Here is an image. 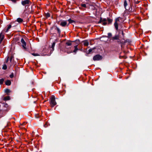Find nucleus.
Returning a JSON list of instances; mask_svg holds the SVG:
<instances>
[{"instance_id":"9d476101","label":"nucleus","mask_w":152,"mask_h":152,"mask_svg":"<svg viewBox=\"0 0 152 152\" xmlns=\"http://www.w3.org/2000/svg\"><path fill=\"white\" fill-rule=\"evenodd\" d=\"M119 39V36L117 35H115L114 37H111V40H117Z\"/></svg>"},{"instance_id":"393cba45","label":"nucleus","mask_w":152,"mask_h":152,"mask_svg":"<svg viewBox=\"0 0 152 152\" xmlns=\"http://www.w3.org/2000/svg\"><path fill=\"white\" fill-rule=\"evenodd\" d=\"M57 31L58 33L59 34H60V33H61V31H60V29H59V28H57Z\"/></svg>"},{"instance_id":"ddd939ff","label":"nucleus","mask_w":152,"mask_h":152,"mask_svg":"<svg viewBox=\"0 0 152 152\" xmlns=\"http://www.w3.org/2000/svg\"><path fill=\"white\" fill-rule=\"evenodd\" d=\"M77 45H76L74 46L75 49L73 51H72V53L74 52L75 53V54L76 53L77 51L78 50V49L77 48Z\"/></svg>"},{"instance_id":"9b49d317","label":"nucleus","mask_w":152,"mask_h":152,"mask_svg":"<svg viewBox=\"0 0 152 152\" xmlns=\"http://www.w3.org/2000/svg\"><path fill=\"white\" fill-rule=\"evenodd\" d=\"M83 45L84 46H88V45L89 43L88 40H86L83 42Z\"/></svg>"},{"instance_id":"7ed1b4c3","label":"nucleus","mask_w":152,"mask_h":152,"mask_svg":"<svg viewBox=\"0 0 152 152\" xmlns=\"http://www.w3.org/2000/svg\"><path fill=\"white\" fill-rule=\"evenodd\" d=\"M31 3V2L29 0H22L21 2L22 5L25 6V7L30 5Z\"/></svg>"},{"instance_id":"20e7f679","label":"nucleus","mask_w":152,"mask_h":152,"mask_svg":"<svg viewBox=\"0 0 152 152\" xmlns=\"http://www.w3.org/2000/svg\"><path fill=\"white\" fill-rule=\"evenodd\" d=\"M50 103L52 107H54L56 104V103L55 101V98L54 96H52L50 99Z\"/></svg>"},{"instance_id":"a878e982","label":"nucleus","mask_w":152,"mask_h":152,"mask_svg":"<svg viewBox=\"0 0 152 152\" xmlns=\"http://www.w3.org/2000/svg\"><path fill=\"white\" fill-rule=\"evenodd\" d=\"M5 91L6 93H8L10 92V90L8 89H5Z\"/></svg>"},{"instance_id":"72a5a7b5","label":"nucleus","mask_w":152,"mask_h":152,"mask_svg":"<svg viewBox=\"0 0 152 152\" xmlns=\"http://www.w3.org/2000/svg\"><path fill=\"white\" fill-rule=\"evenodd\" d=\"M47 124H45L44 125V126L45 127H47Z\"/></svg>"},{"instance_id":"5701e85b","label":"nucleus","mask_w":152,"mask_h":152,"mask_svg":"<svg viewBox=\"0 0 152 152\" xmlns=\"http://www.w3.org/2000/svg\"><path fill=\"white\" fill-rule=\"evenodd\" d=\"M4 81V79L3 78H2L0 79V84H2L3 83V82Z\"/></svg>"},{"instance_id":"f3484780","label":"nucleus","mask_w":152,"mask_h":152,"mask_svg":"<svg viewBox=\"0 0 152 152\" xmlns=\"http://www.w3.org/2000/svg\"><path fill=\"white\" fill-rule=\"evenodd\" d=\"M66 46H70L72 45V43L70 42H68L66 43Z\"/></svg>"},{"instance_id":"6e6552de","label":"nucleus","mask_w":152,"mask_h":152,"mask_svg":"<svg viewBox=\"0 0 152 152\" xmlns=\"http://www.w3.org/2000/svg\"><path fill=\"white\" fill-rule=\"evenodd\" d=\"M4 37V34L3 32H1L0 33V43L1 42Z\"/></svg>"},{"instance_id":"a211bd4d","label":"nucleus","mask_w":152,"mask_h":152,"mask_svg":"<svg viewBox=\"0 0 152 152\" xmlns=\"http://www.w3.org/2000/svg\"><path fill=\"white\" fill-rule=\"evenodd\" d=\"M68 21L69 22V23L70 24V23H73V22H74V21L72 20H71V19H69L68 20Z\"/></svg>"},{"instance_id":"4be33fe9","label":"nucleus","mask_w":152,"mask_h":152,"mask_svg":"<svg viewBox=\"0 0 152 152\" xmlns=\"http://www.w3.org/2000/svg\"><path fill=\"white\" fill-rule=\"evenodd\" d=\"M50 14L48 12H47V13H46V17L47 18L49 17L50 16Z\"/></svg>"},{"instance_id":"f704fd0d","label":"nucleus","mask_w":152,"mask_h":152,"mask_svg":"<svg viewBox=\"0 0 152 152\" xmlns=\"http://www.w3.org/2000/svg\"><path fill=\"white\" fill-rule=\"evenodd\" d=\"M122 35H123V31H122Z\"/></svg>"},{"instance_id":"bb28decb","label":"nucleus","mask_w":152,"mask_h":152,"mask_svg":"<svg viewBox=\"0 0 152 152\" xmlns=\"http://www.w3.org/2000/svg\"><path fill=\"white\" fill-rule=\"evenodd\" d=\"M13 58V56H11L10 58H9L10 62H11L12 59Z\"/></svg>"},{"instance_id":"473e14b6","label":"nucleus","mask_w":152,"mask_h":152,"mask_svg":"<svg viewBox=\"0 0 152 152\" xmlns=\"http://www.w3.org/2000/svg\"><path fill=\"white\" fill-rule=\"evenodd\" d=\"M10 1H12V2L15 3L16 2V0H10Z\"/></svg>"},{"instance_id":"dca6fc26","label":"nucleus","mask_w":152,"mask_h":152,"mask_svg":"<svg viewBox=\"0 0 152 152\" xmlns=\"http://www.w3.org/2000/svg\"><path fill=\"white\" fill-rule=\"evenodd\" d=\"M55 45V43L54 42H53L52 44V45H51V48L52 49L51 50L53 51L54 50V46Z\"/></svg>"},{"instance_id":"0eeeda50","label":"nucleus","mask_w":152,"mask_h":152,"mask_svg":"<svg viewBox=\"0 0 152 152\" xmlns=\"http://www.w3.org/2000/svg\"><path fill=\"white\" fill-rule=\"evenodd\" d=\"M119 21V18H118L116 19L115 22L114 24L116 30H118V29L117 22Z\"/></svg>"},{"instance_id":"412c9836","label":"nucleus","mask_w":152,"mask_h":152,"mask_svg":"<svg viewBox=\"0 0 152 152\" xmlns=\"http://www.w3.org/2000/svg\"><path fill=\"white\" fill-rule=\"evenodd\" d=\"M4 99L5 100H9L10 99V97L9 96H6L4 97Z\"/></svg>"},{"instance_id":"f03ea898","label":"nucleus","mask_w":152,"mask_h":152,"mask_svg":"<svg viewBox=\"0 0 152 152\" xmlns=\"http://www.w3.org/2000/svg\"><path fill=\"white\" fill-rule=\"evenodd\" d=\"M68 46H66L64 48H62L61 49V50L63 52H66L68 54H69L72 53V51L71 47H68Z\"/></svg>"},{"instance_id":"7c9ffc66","label":"nucleus","mask_w":152,"mask_h":152,"mask_svg":"<svg viewBox=\"0 0 152 152\" xmlns=\"http://www.w3.org/2000/svg\"><path fill=\"white\" fill-rule=\"evenodd\" d=\"M92 51V50L91 49H90L88 50V53H89L91 52Z\"/></svg>"},{"instance_id":"1a4fd4ad","label":"nucleus","mask_w":152,"mask_h":152,"mask_svg":"<svg viewBox=\"0 0 152 152\" xmlns=\"http://www.w3.org/2000/svg\"><path fill=\"white\" fill-rule=\"evenodd\" d=\"M67 24L66 21H61L60 24V25L62 26H65Z\"/></svg>"},{"instance_id":"c85d7f7f","label":"nucleus","mask_w":152,"mask_h":152,"mask_svg":"<svg viewBox=\"0 0 152 152\" xmlns=\"http://www.w3.org/2000/svg\"><path fill=\"white\" fill-rule=\"evenodd\" d=\"M82 7H86V5L85 4H82L81 5Z\"/></svg>"},{"instance_id":"2eb2a0df","label":"nucleus","mask_w":152,"mask_h":152,"mask_svg":"<svg viewBox=\"0 0 152 152\" xmlns=\"http://www.w3.org/2000/svg\"><path fill=\"white\" fill-rule=\"evenodd\" d=\"M112 34L111 33H108V35H107V37L108 38L110 39V40H111V37H112Z\"/></svg>"},{"instance_id":"c756f323","label":"nucleus","mask_w":152,"mask_h":152,"mask_svg":"<svg viewBox=\"0 0 152 152\" xmlns=\"http://www.w3.org/2000/svg\"><path fill=\"white\" fill-rule=\"evenodd\" d=\"M14 76V75L13 74H12L11 75H10V78H12Z\"/></svg>"},{"instance_id":"39448f33","label":"nucleus","mask_w":152,"mask_h":152,"mask_svg":"<svg viewBox=\"0 0 152 152\" xmlns=\"http://www.w3.org/2000/svg\"><path fill=\"white\" fill-rule=\"evenodd\" d=\"M21 42L22 44V46L23 49L25 50H26L27 48L26 47V43L24 40L23 38H22L21 40Z\"/></svg>"},{"instance_id":"423d86ee","label":"nucleus","mask_w":152,"mask_h":152,"mask_svg":"<svg viewBox=\"0 0 152 152\" xmlns=\"http://www.w3.org/2000/svg\"><path fill=\"white\" fill-rule=\"evenodd\" d=\"M93 59L94 61L99 60L102 59V56L99 55H96L94 57Z\"/></svg>"},{"instance_id":"cd10ccee","label":"nucleus","mask_w":152,"mask_h":152,"mask_svg":"<svg viewBox=\"0 0 152 152\" xmlns=\"http://www.w3.org/2000/svg\"><path fill=\"white\" fill-rule=\"evenodd\" d=\"M32 55L34 56H39V55L37 53H33L32 54Z\"/></svg>"},{"instance_id":"6ab92c4d","label":"nucleus","mask_w":152,"mask_h":152,"mask_svg":"<svg viewBox=\"0 0 152 152\" xmlns=\"http://www.w3.org/2000/svg\"><path fill=\"white\" fill-rule=\"evenodd\" d=\"M127 4L126 1V0H125V1H124V6L125 8H126V7L127 6Z\"/></svg>"},{"instance_id":"aec40b11","label":"nucleus","mask_w":152,"mask_h":152,"mask_svg":"<svg viewBox=\"0 0 152 152\" xmlns=\"http://www.w3.org/2000/svg\"><path fill=\"white\" fill-rule=\"evenodd\" d=\"M11 27L12 26L11 25H9L7 28L6 32H7L8 30L11 28Z\"/></svg>"},{"instance_id":"b1692460","label":"nucleus","mask_w":152,"mask_h":152,"mask_svg":"<svg viewBox=\"0 0 152 152\" xmlns=\"http://www.w3.org/2000/svg\"><path fill=\"white\" fill-rule=\"evenodd\" d=\"M7 68V66L5 64H4V66H3V67H2V69H6Z\"/></svg>"},{"instance_id":"4468645a","label":"nucleus","mask_w":152,"mask_h":152,"mask_svg":"<svg viewBox=\"0 0 152 152\" xmlns=\"http://www.w3.org/2000/svg\"><path fill=\"white\" fill-rule=\"evenodd\" d=\"M5 84L7 86H10L11 84V82L10 80H7L5 82Z\"/></svg>"},{"instance_id":"2f4dec72","label":"nucleus","mask_w":152,"mask_h":152,"mask_svg":"<svg viewBox=\"0 0 152 152\" xmlns=\"http://www.w3.org/2000/svg\"><path fill=\"white\" fill-rule=\"evenodd\" d=\"M9 58V57L8 56L7 58V60L6 61V63H7L8 61Z\"/></svg>"},{"instance_id":"c9c22d12","label":"nucleus","mask_w":152,"mask_h":152,"mask_svg":"<svg viewBox=\"0 0 152 152\" xmlns=\"http://www.w3.org/2000/svg\"><path fill=\"white\" fill-rule=\"evenodd\" d=\"M129 1H130V0H129Z\"/></svg>"},{"instance_id":"f8f14e48","label":"nucleus","mask_w":152,"mask_h":152,"mask_svg":"<svg viewBox=\"0 0 152 152\" xmlns=\"http://www.w3.org/2000/svg\"><path fill=\"white\" fill-rule=\"evenodd\" d=\"M16 21H17L19 23H20L23 21V20L20 18H18L15 22H16Z\"/></svg>"},{"instance_id":"f257e3e1","label":"nucleus","mask_w":152,"mask_h":152,"mask_svg":"<svg viewBox=\"0 0 152 152\" xmlns=\"http://www.w3.org/2000/svg\"><path fill=\"white\" fill-rule=\"evenodd\" d=\"M107 20L108 22V24L111 23L113 21L112 19H111L107 18V19L106 18L102 19V18H101L100 19L99 22L102 23L104 25H106L107 24Z\"/></svg>"}]
</instances>
